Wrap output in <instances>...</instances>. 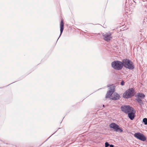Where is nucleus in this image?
Wrapping results in <instances>:
<instances>
[{
  "instance_id": "f257e3e1",
  "label": "nucleus",
  "mask_w": 147,
  "mask_h": 147,
  "mask_svg": "<svg viewBox=\"0 0 147 147\" xmlns=\"http://www.w3.org/2000/svg\"><path fill=\"white\" fill-rule=\"evenodd\" d=\"M112 67L116 70H120L123 67L122 61H121L118 60L114 61L111 63Z\"/></svg>"
},
{
  "instance_id": "f03ea898",
  "label": "nucleus",
  "mask_w": 147,
  "mask_h": 147,
  "mask_svg": "<svg viewBox=\"0 0 147 147\" xmlns=\"http://www.w3.org/2000/svg\"><path fill=\"white\" fill-rule=\"evenodd\" d=\"M123 66L126 68L130 69H133L134 68L133 63L129 59H126L122 60Z\"/></svg>"
},
{
  "instance_id": "7ed1b4c3",
  "label": "nucleus",
  "mask_w": 147,
  "mask_h": 147,
  "mask_svg": "<svg viewBox=\"0 0 147 147\" xmlns=\"http://www.w3.org/2000/svg\"><path fill=\"white\" fill-rule=\"evenodd\" d=\"M134 90L133 88H131L127 90L123 95V97L125 98H131L134 95Z\"/></svg>"
},
{
  "instance_id": "20e7f679",
  "label": "nucleus",
  "mask_w": 147,
  "mask_h": 147,
  "mask_svg": "<svg viewBox=\"0 0 147 147\" xmlns=\"http://www.w3.org/2000/svg\"><path fill=\"white\" fill-rule=\"evenodd\" d=\"M121 111L126 114H127L130 111H134V109L132 107L129 105H124L122 106L121 107Z\"/></svg>"
},
{
  "instance_id": "39448f33",
  "label": "nucleus",
  "mask_w": 147,
  "mask_h": 147,
  "mask_svg": "<svg viewBox=\"0 0 147 147\" xmlns=\"http://www.w3.org/2000/svg\"><path fill=\"white\" fill-rule=\"evenodd\" d=\"M109 127L110 128L113 129L114 131L116 132H121L123 131L122 128L119 127V126L115 123H112L110 124Z\"/></svg>"
},
{
  "instance_id": "423d86ee",
  "label": "nucleus",
  "mask_w": 147,
  "mask_h": 147,
  "mask_svg": "<svg viewBox=\"0 0 147 147\" xmlns=\"http://www.w3.org/2000/svg\"><path fill=\"white\" fill-rule=\"evenodd\" d=\"M134 136L137 139L143 141H144L146 140V137L143 134L139 132L135 134Z\"/></svg>"
},
{
  "instance_id": "0eeeda50",
  "label": "nucleus",
  "mask_w": 147,
  "mask_h": 147,
  "mask_svg": "<svg viewBox=\"0 0 147 147\" xmlns=\"http://www.w3.org/2000/svg\"><path fill=\"white\" fill-rule=\"evenodd\" d=\"M103 39L106 41H109L112 38L111 34L110 32H107L103 34Z\"/></svg>"
},
{
  "instance_id": "6e6552de",
  "label": "nucleus",
  "mask_w": 147,
  "mask_h": 147,
  "mask_svg": "<svg viewBox=\"0 0 147 147\" xmlns=\"http://www.w3.org/2000/svg\"><path fill=\"white\" fill-rule=\"evenodd\" d=\"M115 89V87L114 86L112 85L109 88V90L107 92L106 95V98H109L114 92Z\"/></svg>"
},
{
  "instance_id": "1a4fd4ad",
  "label": "nucleus",
  "mask_w": 147,
  "mask_h": 147,
  "mask_svg": "<svg viewBox=\"0 0 147 147\" xmlns=\"http://www.w3.org/2000/svg\"><path fill=\"white\" fill-rule=\"evenodd\" d=\"M135 111H130V112L127 113L128 117L131 120H133L135 117Z\"/></svg>"
},
{
  "instance_id": "9d476101",
  "label": "nucleus",
  "mask_w": 147,
  "mask_h": 147,
  "mask_svg": "<svg viewBox=\"0 0 147 147\" xmlns=\"http://www.w3.org/2000/svg\"><path fill=\"white\" fill-rule=\"evenodd\" d=\"M60 36H59V38L57 39V40H58V39L60 37V36L61 35V34L63 32V29H64V24L63 22V20L62 19L61 20V22L60 23Z\"/></svg>"
},
{
  "instance_id": "9b49d317",
  "label": "nucleus",
  "mask_w": 147,
  "mask_h": 147,
  "mask_svg": "<svg viewBox=\"0 0 147 147\" xmlns=\"http://www.w3.org/2000/svg\"><path fill=\"white\" fill-rule=\"evenodd\" d=\"M120 98V96L118 94L114 93L112 96L111 99L114 100H116L119 99Z\"/></svg>"
},
{
  "instance_id": "f8f14e48",
  "label": "nucleus",
  "mask_w": 147,
  "mask_h": 147,
  "mask_svg": "<svg viewBox=\"0 0 147 147\" xmlns=\"http://www.w3.org/2000/svg\"><path fill=\"white\" fill-rule=\"evenodd\" d=\"M136 98H141V99H144L145 97V95L142 93L138 92L136 96Z\"/></svg>"
},
{
  "instance_id": "ddd939ff",
  "label": "nucleus",
  "mask_w": 147,
  "mask_h": 147,
  "mask_svg": "<svg viewBox=\"0 0 147 147\" xmlns=\"http://www.w3.org/2000/svg\"><path fill=\"white\" fill-rule=\"evenodd\" d=\"M142 99H141V98H136V100L139 104L141 107L144 105L143 101L142 100Z\"/></svg>"
},
{
  "instance_id": "4468645a",
  "label": "nucleus",
  "mask_w": 147,
  "mask_h": 147,
  "mask_svg": "<svg viewBox=\"0 0 147 147\" xmlns=\"http://www.w3.org/2000/svg\"><path fill=\"white\" fill-rule=\"evenodd\" d=\"M143 121L145 125H147V118H144L143 119Z\"/></svg>"
},
{
  "instance_id": "2eb2a0df",
  "label": "nucleus",
  "mask_w": 147,
  "mask_h": 147,
  "mask_svg": "<svg viewBox=\"0 0 147 147\" xmlns=\"http://www.w3.org/2000/svg\"><path fill=\"white\" fill-rule=\"evenodd\" d=\"M105 147H108L109 146L110 144H109V143L106 142L105 143Z\"/></svg>"
},
{
  "instance_id": "dca6fc26",
  "label": "nucleus",
  "mask_w": 147,
  "mask_h": 147,
  "mask_svg": "<svg viewBox=\"0 0 147 147\" xmlns=\"http://www.w3.org/2000/svg\"><path fill=\"white\" fill-rule=\"evenodd\" d=\"M121 84L122 86H123L124 84V82L123 81H122L121 82Z\"/></svg>"
},
{
  "instance_id": "f3484780",
  "label": "nucleus",
  "mask_w": 147,
  "mask_h": 147,
  "mask_svg": "<svg viewBox=\"0 0 147 147\" xmlns=\"http://www.w3.org/2000/svg\"><path fill=\"white\" fill-rule=\"evenodd\" d=\"M109 146L110 147H114V145L112 144L110 145Z\"/></svg>"
},
{
  "instance_id": "a211bd4d",
  "label": "nucleus",
  "mask_w": 147,
  "mask_h": 147,
  "mask_svg": "<svg viewBox=\"0 0 147 147\" xmlns=\"http://www.w3.org/2000/svg\"><path fill=\"white\" fill-rule=\"evenodd\" d=\"M109 86H109V85H107V87H109Z\"/></svg>"
},
{
  "instance_id": "6ab92c4d",
  "label": "nucleus",
  "mask_w": 147,
  "mask_h": 147,
  "mask_svg": "<svg viewBox=\"0 0 147 147\" xmlns=\"http://www.w3.org/2000/svg\"><path fill=\"white\" fill-rule=\"evenodd\" d=\"M104 106H105L104 105H103V107H104Z\"/></svg>"
}]
</instances>
